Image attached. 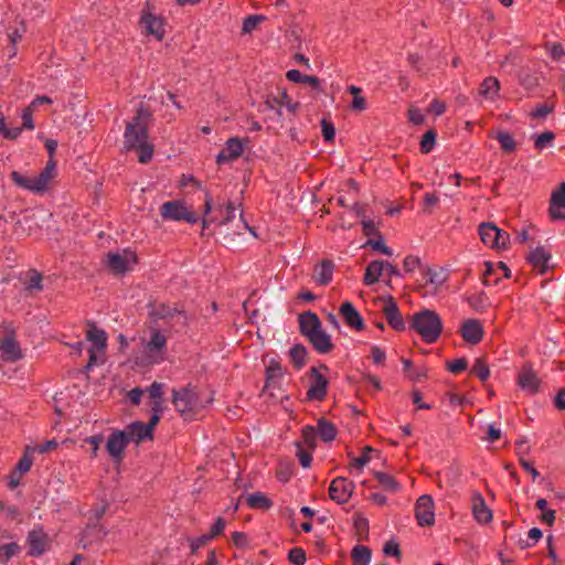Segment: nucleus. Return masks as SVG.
Returning a JSON list of instances; mask_svg holds the SVG:
<instances>
[{"label":"nucleus","mask_w":565,"mask_h":565,"mask_svg":"<svg viewBox=\"0 0 565 565\" xmlns=\"http://www.w3.org/2000/svg\"><path fill=\"white\" fill-rule=\"evenodd\" d=\"M151 114L139 108L130 121L127 122L124 132V148L126 151H137L138 160L147 163L152 159L153 146L149 141V126Z\"/></svg>","instance_id":"1"},{"label":"nucleus","mask_w":565,"mask_h":565,"mask_svg":"<svg viewBox=\"0 0 565 565\" xmlns=\"http://www.w3.org/2000/svg\"><path fill=\"white\" fill-rule=\"evenodd\" d=\"M443 328L440 316L430 309H423L415 312L409 320V329L415 331L427 344L437 342L443 332Z\"/></svg>","instance_id":"2"},{"label":"nucleus","mask_w":565,"mask_h":565,"mask_svg":"<svg viewBox=\"0 0 565 565\" xmlns=\"http://www.w3.org/2000/svg\"><path fill=\"white\" fill-rule=\"evenodd\" d=\"M142 355L140 364H160L166 360L168 338L158 328H150L147 335L140 339Z\"/></svg>","instance_id":"3"},{"label":"nucleus","mask_w":565,"mask_h":565,"mask_svg":"<svg viewBox=\"0 0 565 565\" xmlns=\"http://www.w3.org/2000/svg\"><path fill=\"white\" fill-rule=\"evenodd\" d=\"M172 404L184 419H193L205 407L199 392L190 385L172 391Z\"/></svg>","instance_id":"4"},{"label":"nucleus","mask_w":565,"mask_h":565,"mask_svg":"<svg viewBox=\"0 0 565 565\" xmlns=\"http://www.w3.org/2000/svg\"><path fill=\"white\" fill-rule=\"evenodd\" d=\"M56 175L55 160H49L45 168L36 177H25L18 171L11 172V180L20 188L34 193H43L49 189L51 181Z\"/></svg>","instance_id":"5"},{"label":"nucleus","mask_w":565,"mask_h":565,"mask_svg":"<svg viewBox=\"0 0 565 565\" xmlns=\"http://www.w3.org/2000/svg\"><path fill=\"white\" fill-rule=\"evenodd\" d=\"M86 331V339L89 342L88 348V362L86 367L88 370L94 366H98L106 361V349H107V333L105 330L99 329L94 323H88Z\"/></svg>","instance_id":"6"},{"label":"nucleus","mask_w":565,"mask_h":565,"mask_svg":"<svg viewBox=\"0 0 565 565\" xmlns=\"http://www.w3.org/2000/svg\"><path fill=\"white\" fill-rule=\"evenodd\" d=\"M212 212V198L209 193L205 194L204 210L202 226L205 230L210 224L218 223L220 225L227 224L233 221L235 216V206L233 202L227 201L225 204H218L214 209L215 215L209 217Z\"/></svg>","instance_id":"7"},{"label":"nucleus","mask_w":565,"mask_h":565,"mask_svg":"<svg viewBox=\"0 0 565 565\" xmlns=\"http://www.w3.org/2000/svg\"><path fill=\"white\" fill-rule=\"evenodd\" d=\"M160 215L163 221H184L189 224H195L199 221V215L188 206L184 200L164 202L160 206Z\"/></svg>","instance_id":"8"},{"label":"nucleus","mask_w":565,"mask_h":565,"mask_svg":"<svg viewBox=\"0 0 565 565\" xmlns=\"http://www.w3.org/2000/svg\"><path fill=\"white\" fill-rule=\"evenodd\" d=\"M140 25L146 35H152L158 41H162L166 36V20L161 15H156L149 3L141 11Z\"/></svg>","instance_id":"9"},{"label":"nucleus","mask_w":565,"mask_h":565,"mask_svg":"<svg viewBox=\"0 0 565 565\" xmlns=\"http://www.w3.org/2000/svg\"><path fill=\"white\" fill-rule=\"evenodd\" d=\"M137 263L138 256L136 252L129 248L108 253L106 256V265L115 275H121L131 270Z\"/></svg>","instance_id":"10"},{"label":"nucleus","mask_w":565,"mask_h":565,"mask_svg":"<svg viewBox=\"0 0 565 565\" xmlns=\"http://www.w3.org/2000/svg\"><path fill=\"white\" fill-rule=\"evenodd\" d=\"M320 370L328 371V367L321 365L319 369L311 367L310 370V384L306 394L308 401L322 402L328 394L329 380Z\"/></svg>","instance_id":"11"},{"label":"nucleus","mask_w":565,"mask_h":565,"mask_svg":"<svg viewBox=\"0 0 565 565\" xmlns=\"http://www.w3.org/2000/svg\"><path fill=\"white\" fill-rule=\"evenodd\" d=\"M158 425L157 417L150 418L147 424L142 422H132L126 426L124 431L127 434V438L129 443H134L139 445L143 441H152L153 440V430Z\"/></svg>","instance_id":"12"},{"label":"nucleus","mask_w":565,"mask_h":565,"mask_svg":"<svg viewBox=\"0 0 565 565\" xmlns=\"http://www.w3.org/2000/svg\"><path fill=\"white\" fill-rule=\"evenodd\" d=\"M479 235L482 243L490 248L502 249L509 243V234L492 223L480 224Z\"/></svg>","instance_id":"13"},{"label":"nucleus","mask_w":565,"mask_h":565,"mask_svg":"<svg viewBox=\"0 0 565 565\" xmlns=\"http://www.w3.org/2000/svg\"><path fill=\"white\" fill-rule=\"evenodd\" d=\"M415 518L420 526H431L435 523V503L430 495L423 494L417 499Z\"/></svg>","instance_id":"14"},{"label":"nucleus","mask_w":565,"mask_h":565,"mask_svg":"<svg viewBox=\"0 0 565 565\" xmlns=\"http://www.w3.org/2000/svg\"><path fill=\"white\" fill-rule=\"evenodd\" d=\"M354 491L353 481L344 478L338 477L334 478L329 487V497L331 500L337 502L338 504L347 503Z\"/></svg>","instance_id":"15"},{"label":"nucleus","mask_w":565,"mask_h":565,"mask_svg":"<svg viewBox=\"0 0 565 565\" xmlns=\"http://www.w3.org/2000/svg\"><path fill=\"white\" fill-rule=\"evenodd\" d=\"M129 441L124 430H113L106 443V450L111 459L120 463L125 457V449Z\"/></svg>","instance_id":"16"},{"label":"nucleus","mask_w":565,"mask_h":565,"mask_svg":"<svg viewBox=\"0 0 565 565\" xmlns=\"http://www.w3.org/2000/svg\"><path fill=\"white\" fill-rule=\"evenodd\" d=\"M483 267L481 280L484 286H495L502 278H510L511 271L503 262H484Z\"/></svg>","instance_id":"17"},{"label":"nucleus","mask_w":565,"mask_h":565,"mask_svg":"<svg viewBox=\"0 0 565 565\" xmlns=\"http://www.w3.org/2000/svg\"><path fill=\"white\" fill-rule=\"evenodd\" d=\"M26 542L29 545V554L34 557H39L44 554L51 545L50 537L42 526L34 527L30 531Z\"/></svg>","instance_id":"18"},{"label":"nucleus","mask_w":565,"mask_h":565,"mask_svg":"<svg viewBox=\"0 0 565 565\" xmlns=\"http://www.w3.org/2000/svg\"><path fill=\"white\" fill-rule=\"evenodd\" d=\"M460 334L466 343L477 345L484 337V329L480 320L467 319L461 324Z\"/></svg>","instance_id":"19"},{"label":"nucleus","mask_w":565,"mask_h":565,"mask_svg":"<svg viewBox=\"0 0 565 565\" xmlns=\"http://www.w3.org/2000/svg\"><path fill=\"white\" fill-rule=\"evenodd\" d=\"M244 152V143L237 137H232L225 142V147L216 156V163L218 166L228 163L238 159Z\"/></svg>","instance_id":"20"},{"label":"nucleus","mask_w":565,"mask_h":565,"mask_svg":"<svg viewBox=\"0 0 565 565\" xmlns=\"http://www.w3.org/2000/svg\"><path fill=\"white\" fill-rule=\"evenodd\" d=\"M0 355L3 361L8 362H15L22 359V351L15 340L14 330H11L10 333L0 341Z\"/></svg>","instance_id":"21"},{"label":"nucleus","mask_w":565,"mask_h":565,"mask_svg":"<svg viewBox=\"0 0 565 565\" xmlns=\"http://www.w3.org/2000/svg\"><path fill=\"white\" fill-rule=\"evenodd\" d=\"M382 311L392 329L396 331L405 330V321L398 310L395 300L392 297H388L384 300Z\"/></svg>","instance_id":"22"},{"label":"nucleus","mask_w":565,"mask_h":565,"mask_svg":"<svg viewBox=\"0 0 565 565\" xmlns=\"http://www.w3.org/2000/svg\"><path fill=\"white\" fill-rule=\"evenodd\" d=\"M518 384L530 394L539 391L540 380L530 364L522 365L518 374Z\"/></svg>","instance_id":"23"},{"label":"nucleus","mask_w":565,"mask_h":565,"mask_svg":"<svg viewBox=\"0 0 565 565\" xmlns=\"http://www.w3.org/2000/svg\"><path fill=\"white\" fill-rule=\"evenodd\" d=\"M339 312L343 318L345 324L353 330L361 331L364 329V321L359 311L349 301L343 302Z\"/></svg>","instance_id":"24"},{"label":"nucleus","mask_w":565,"mask_h":565,"mask_svg":"<svg viewBox=\"0 0 565 565\" xmlns=\"http://www.w3.org/2000/svg\"><path fill=\"white\" fill-rule=\"evenodd\" d=\"M472 513L478 523L487 524L492 521V511L487 507L480 492H475L471 498Z\"/></svg>","instance_id":"25"},{"label":"nucleus","mask_w":565,"mask_h":565,"mask_svg":"<svg viewBox=\"0 0 565 565\" xmlns=\"http://www.w3.org/2000/svg\"><path fill=\"white\" fill-rule=\"evenodd\" d=\"M550 215L554 220H565V182L552 193Z\"/></svg>","instance_id":"26"},{"label":"nucleus","mask_w":565,"mask_h":565,"mask_svg":"<svg viewBox=\"0 0 565 565\" xmlns=\"http://www.w3.org/2000/svg\"><path fill=\"white\" fill-rule=\"evenodd\" d=\"M527 260L539 274L543 275L548 269L551 253L545 247L539 246L530 252Z\"/></svg>","instance_id":"27"},{"label":"nucleus","mask_w":565,"mask_h":565,"mask_svg":"<svg viewBox=\"0 0 565 565\" xmlns=\"http://www.w3.org/2000/svg\"><path fill=\"white\" fill-rule=\"evenodd\" d=\"M333 269V263L331 260L323 259L315 266L312 278L321 286L329 285L332 280Z\"/></svg>","instance_id":"28"},{"label":"nucleus","mask_w":565,"mask_h":565,"mask_svg":"<svg viewBox=\"0 0 565 565\" xmlns=\"http://www.w3.org/2000/svg\"><path fill=\"white\" fill-rule=\"evenodd\" d=\"M298 320L300 332L307 338L322 328L318 316L311 311L301 313Z\"/></svg>","instance_id":"29"},{"label":"nucleus","mask_w":565,"mask_h":565,"mask_svg":"<svg viewBox=\"0 0 565 565\" xmlns=\"http://www.w3.org/2000/svg\"><path fill=\"white\" fill-rule=\"evenodd\" d=\"M308 340L319 353H329L333 349L330 335L322 328L311 334Z\"/></svg>","instance_id":"30"},{"label":"nucleus","mask_w":565,"mask_h":565,"mask_svg":"<svg viewBox=\"0 0 565 565\" xmlns=\"http://www.w3.org/2000/svg\"><path fill=\"white\" fill-rule=\"evenodd\" d=\"M388 267L392 271H394L393 266L390 264H385L381 260H373L371 262L366 269L363 277V281L365 285L371 286L379 281L380 277L382 276L384 267Z\"/></svg>","instance_id":"31"},{"label":"nucleus","mask_w":565,"mask_h":565,"mask_svg":"<svg viewBox=\"0 0 565 565\" xmlns=\"http://www.w3.org/2000/svg\"><path fill=\"white\" fill-rule=\"evenodd\" d=\"M500 90V83L497 77L489 76L480 85L479 93L488 99H494Z\"/></svg>","instance_id":"32"},{"label":"nucleus","mask_w":565,"mask_h":565,"mask_svg":"<svg viewBox=\"0 0 565 565\" xmlns=\"http://www.w3.org/2000/svg\"><path fill=\"white\" fill-rule=\"evenodd\" d=\"M247 505L256 510H269L273 507V501L263 492H254L246 499Z\"/></svg>","instance_id":"33"},{"label":"nucleus","mask_w":565,"mask_h":565,"mask_svg":"<svg viewBox=\"0 0 565 565\" xmlns=\"http://www.w3.org/2000/svg\"><path fill=\"white\" fill-rule=\"evenodd\" d=\"M286 77L288 81H290L292 83L308 84L313 88H319V86H320V79L318 77L312 76V75L302 74L298 70H289L286 73Z\"/></svg>","instance_id":"34"},{"label":"nucleus","mask_w":565,"mask_h":565,"mask_svg":"<svg viewBox=\"0 0 565 565\" xmlns=\"http://www.w3.org/2000/svg\"><path fill=\"white\" fill-rule=\"evenodd\" d=\"M373 476L380 486L386 491L395 493L401 490L399 483L392 475L382 471H375Z\"/></svg>","instance_id":"35"},{"label":"nucleus","mask_w":565,"mask_h":565,"mask_svg":"<svg viewBox=\"0 0 565 565\" xmlns=\"http://www.w3.org/2000/svg\"><path fill=\"white\" fill-rule=\"evenodd\" d=\"M316 431L326 443L332 441L337 436L335 426L324 418L318 420Z\"/></svg>","instance_id":"36"},{"label":"nucleus","mask_w":565,"mask_h":565,"mask_svg":"<svg viewBox=\"0 0 565 565\" xmlns=\"http://www.w3.org/2000/svg\"><path fill=\"white\" fill-rule=\"evenodd\" d=\"M469 306L478 311H486L490 307L489 298L484 291H478L467 297Z\"/></svg>","instance_id":"37"},{"label":"nucleus","mask_w":565,"mask_h":565,"mask_svg":"<svg viewBox=\"0 0 565 565\" xmlns=\"http://www.w3.org/2000/svg\"><path fill=\"white\" fill-rule=\"evenodd\" d=\"M317 431L313 426H305L301 430L300 440L296 441V446L303 448L316 449Z\"/></svg>","instance_id":"38"},{"label":"nucleus","mask_w":565,"mask_h":565,"mask_svg":"<svg viewBox=\"0 0 565 565\" xmlns=\"http://www.w3.org/2000/svg\"><path fill=\"white\" fill-rule=\"evenodd\" d=\"M348 92L352 94L353 99L351 103V109L354 111H363L367 107V103L364 96H362V88L355 85H350Z\"/></svg>","instance_id":"39"},{"label":"nucleus","mask_w":565,"mask_h":565,"mask_svg":"<svg viewBox=\"0 0 565 565\" xmlns=\"http://www.w3.org/2000/svg\"><path fill=\"white\" fill-rule=\"evenodd\" d=\"M353 565H369L371 550L364 545H356L351 553Z\"/></svg>","instance_id":"40"},{"label":"nucleus","mask_w":565,"mask_h":565,"mask_svg":"<svg viewBox=\"0 0 565 565\" xmlns=\"http://www.w3.org/2000/svg\"><path fill=\"white\" fill-rule=\"evenodd\" d=\"M289 356L294 366L299 370L306 364L307 349L301 344H296L289 350Z\"/></svg>","instance_id":"41"},{"label":"nucleus","mask_w":565,"mask_h":565,"mask_svg":"<svg viewBox=\"0 0 565 565\" xmlns=\"http://www.w3.org/2000/svg\"><path fill=\"white\" fill-rule=\"evenodd\" d=\"M503 152L511 153L516 149L514 137L508 131H499L495 136Z\"/></svg>","instance_id":"42"},{"label":"nucleus","mask_w":565,"mask_h":565,"mask_svg":"<svg viewBox=\"0 0 565 565\" xmlns=\"http://www.w3.org/2000/svg\"><path fill=\"white\" fill-rule=\"evenodd\" d=\"M284 375V369L280 362L276 359H271L266 365V377L267 383L274 382L276 380L281 379Z\"/></svg>","instance_id":"43"},{"label":"nucleus","mask_w":565,"mask_h":565,"mask_svg":"<svg viewBox=\"0 0 565 565\" xmlns=\"http://www.w3.org/2000/svg\"><path fill=\"white\" fill-rule=\"evenodd\" d=\"M470 373L486 382L490 376V370L486 361L481 358L477 359L470 370Z\"/></svg>","instance_id":"44"},{"label":"nucleus","mask_w":565,"mask_h":565,"mask_svg":"<svg viewBox=\"0 0 565 565\" xmlns=\"http://www.w3.org/2000/svg\"><path fill=\"white\" fill-rule=\"evenodd\" d=\"M32 465H33V458H32V456L29 455V447H28L24 455L18 461L13 471H15V475H18V477H23L26 472L30 471Z\"/></svg>","instance_id":"45"},{"label":"nucleus","mask_w":565,"mask_h":565,"mask_svg":"<svg viewBox=\"0 0 565 565\" xmlns=\"http://www.w3.org/2000/svg\"><path fill=\"white\" fill-rule=\"evenodd\" d=\"M28 277H29V280H28V284H26V290H42L43 289V285H42V280H43V276L41 273H39L36 269H31L28 271Z\"/></svg>","instance_id":"46"},{"label":"nucleus","mask_w":565,"mask_h":565,"mask_svg":"<svg viewBox=\"0 0 565 565\" xmlns=\"http://www.w3.org/2000/svg\"><path fill=\"white\" fill-rule=\"evenodd\" d=\"M20 552V546L12 542L0 545V563H6Z\"/></svg>","instance_id":"47"},{"label":"nucleus","mask_w":565,"mask_h":565,"mask_svg":"<svg viewBox=\"0 0 565 565\" xmlns=\"http://www.w3.org/2000/svg\"><path fill=\"white\" fill-rule=\"evenodd\" d=\"M436 142V132L434 130H428L422 138L420 141V151L423 153H429Z\"/></svg>","instance_id":"48"},{"label":"nucleus","mask_w":565,"mask_h":565,"mask_svg":"<svg viewBox=\"0 0 565 565\" xmlns=\"http://www.w3.org/2000/svg\"><path fill=\"white\" fill-rule=\"evenodd\" d=\"M296 456L303 468H309L312 461V449L296 446Z\"/></svg>","instance_id":"49"},{"label":"nucleus","mask_w":565,"mask_h":565,"mask_svg":"<svg viewBox=\"0 0 565 565\" xmlns=\"http://www.w3.org/2000/svg\"><path fill=\"white\" fill-rule=\"evenodd\" d=\"M264 19L265 18L263 15H248L243 22L242 32H253Z\"/></svg>","instance_id":"50"},{"label":"nucleus","mask_w":565,"mask_h":565,"mask_svg":"<svg viewBox=\"0 0 565 565\" xmlns=\"http://www.w3.org/2000/svg\"><path fill=\"white\" fill-rule=\"evenodd\" d=\"M35 108L32 106H28L22 110L21 119H22V129L33 130L34 129V122H33V111Z\"/></svg>","instance_id":"51"},{"label":"nucleus","mask_w":565,"mask_h":565,"mask_svg":"<svg viewBox=\"0 0 565 565\" xmlns=\"http://www.w3.org/2000/svg\"><path fill=\"white\" fill-rule=\"evenodd\" d=\"M288 559L294 565H303L306 563V553L301 547H294L288 553Z\"/></svg>","instance_id":"52"},{"label":"nucleus","mask_w":565,"mask_h":565,"mask_svg":"<svg viewBox=\"0 0 565 565\" xmlns=\"http://www.w3.org/2000/svg\"><path fill=\"white\" fill-rule=\"evenodd\" d=\"M555 139V135L552 131H544L539 135L534 140V147L539 150L544 149Z\"/></svg>","instance_id":"53"},{"label":"nucleus","mask_w":565,"mask_h":565,"mask_svg":"<svg viewBox=\"0 0 565 565\" xmlns=\"http://www.w3.org/2000/svg\"><path fill=\"white\" fill-rule=\"evenodd\" d=\"M104 438L102 435H94L87 437L84 441L90 446V455L93 458H96L98 456L100 444L103 443Z\"/></svg>","instance_id":"54"},{"label":"nucleus","mask_w":565,"mask_h":565,"mask_svg":"<svg viewBox=\"0 0 565 565\" xmlns=\"http://www.w3.org/2000/svg\"><path fill=\"white\" fill-rule=\"evenodd\" d=\"M232 543L241 550L248 547L249 539L244 532H234L231 536Z\"/></svg>","instance_id":"55"},{"label":"nucleus","mask_w":565,"mask_h":565,"mask_svg":"<svg viewBox=\"0 0 565 565\" xmlns=\"http://www.w3.org/2000/svg\"><path fill=\"white\" fill-rule=\"evenodd\" d=\"M321 132L323 136V139L328 142H331L334 140L335 136V129L331 121H328L326 119H322L321 121Z\"/></svg>","instance_id":"56"},{"label":"nucleus","mask_w":565,"mask_h":565,"mask_svg":"<svg viewBox=\"0 0 565 565\" xmlns=\"http://www.w3.org/2000/svg\"><path fill=\"white\" fill-rule=\"evenodd\" d=\"M550 56L556 61L562 62L565 58V51L559 43H553L547 45Z\"/></svg>","instance_id":"57"},{"label":"nucleus","mask_w":565,"mask_h":565,"mask_svg":"<svg viewBox=\"0 0 565 565\" xmlns=\"http://www.w3.org/2000/svg\"><path fill=\"white\" fill-rule=\"evenodd\" d=\"M211 541L206 534H203L198 537L189 539L190 550L192 554H195L201 547H203L207 542Z\"/></svg>","instance_id":"58"},{"label":"nucleus","mask_w":565,"mask_h":565,"mask_svg":"<svg viewBox=\"0 0 565 565\" xmlns=\"http://www.w3.org/2000/svg\"><path fill=\"white\" fill-rule=\"evenodd\" d=\"M467 365H468L467 360L463 358L447 362L448 371L454 374H458V373L465 371L467 369Z\"/></svg>","instance_id":"59"},{"label":"nucleus","mask_w":565,"mask_h":565,"mask_svg":"<svg viewBox=\"0 0 565 565\" xmlns=\"http://www.w3.org/2000/svg\"><path fill=\"white\" fill-rule=\"evenodd\" d=\"M407 116L408 120L414 125H422L425 121V116L423 115L422 110L414 106L409 107Z\"/></svg>","instance_id":"60"},{"label":"nucleus","mask_w":565,"mask_h":565,"mask_svg":"<svg viewBox=\"0 0 565 565\" xmlns=\"http://www.w3.org/2000/svg\"><path fill=\"white\" fill-rule=\"evenodd\" d=\"M420 266V259L419 257L415 255H408L405 257L403 267L405 271L413 273L415 269H417Z\"/></svg>","instance_id":"61"},{"label":"nucleus","mask_w":565,"mask_h":565,"mask_svg":"<svg viewBox=\"0 0 565 565\" xmlns=\"http://www.w3.org/2000/svg\"><path fill=\"white\" fill-rule=\"evenodd\" d=\"M553 107L547 104L537 105L531 113L530 116L532 118H545L548 114H551Z\"/></svg>","instance_id":"62"},{"label":"nucleus","mask_w":565,"mask_h":565,"mask_svg":"<svg viewBox=\"0 0 565 565\" xmlns=\"http://www.w3.org/2000/svg\"><path fill=\"white\" fill-rule=\"evenodd\" d=\"M149 397L151 401H163V385L154 382L149 387Z\"/></svg>","instance_id":"63"},{"label":"nucleus","mask_w":565,"mask_h":565,"mask_svg":"<svg viewBox=\"0 0 565 565\" xmlns=\"http://www.w3.org/2000/svg\"><path fill=\"white\" fill-rule=\"evenodd\" d=\"M371 358L375 364L384 365L385 359H386V353L380 347L373 345L371 349Z\"/></svg>","instance_id":"64"}]
</instances>
